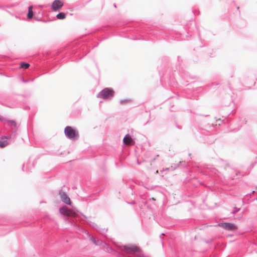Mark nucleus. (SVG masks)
Instances as JSON below:
<instances>
[{
    "instance_id": "20e7f679",
    "label": "nucleus",
    "mask_w": 257,
    "mask_h": 257,
    "mask_svg": "<svg viewBox=\"0 0 257 257\" xmlns=\"http://www.w3.org/2000/svg\"><path fill=\"white\" fill-rule=\"evenodd\" d=\"M60 213L63 215L70 217H75L76 213L73 210L68 209L67 207L64 206L59 209Z\"/></svg>"
},
{
    "instance_id": "f3484780",
    "label": "nucleus",
    "mask_w": 257,
    "mask_h": 257,
    "mask_svg": "<svg viewBox=\"0 0 257 257\" xmlns=\"http://www.w3.org/2000/svg\"><path fill=\"white\" fill-rule=\"evenodd\" d=\"M0 121H5V119L3 117L0 116Z\"/></svg>"
},
{
    "instance_id": "4468645a",
    "label": "nucleus",
    "mask_w": 257,
    "mask_h": 257,
    "mask_svg": "<svg viewBox=\"0 0 257 257\" xmlns=\"http://www.w3.org/2000/svg\"><path fill=\"white\" fill-rule=\"evenodd\" d=\"M29 66L30 65L29 63L23 62L21 63L20 67L22 68L27 69L29 68Z\"/></svg>"
},
{
    "instance_id": "f8f14e48",
    "label": "nucleus",
    "mask_w": 257,
    "mask_h": 257,
    "mask_svg": "<svg viewBox=\"0 0 257 257\" xmlns=\"http://www.w3.org/2000/svg\"><path fill=\"white\" fill-rule=\"evenodd\" d=\"M7 124L10 126H14L15 128L17 127V123L14 120H8Z\"/></svg>"
},
{
    "instance_id": "dca6fc26",
    "label": "nucleus",
    "mask_w": 257,
    "mask_h": 257,
    "mask_svg": "<svg viewBox=\"0 0 257 257\" xmlns=\"http://www.w3.org/2000/svg\"><path fill=\"white\" fill-rule=\"evenodd\" d=\"M239 209H240L239 208V209H236V210H235L233 211L232 212V213H233V214H235L236 212H238V211L239 210Z\"/></svg>"
},
{
    "instance_id": "7ed1b4c3",
    "label": "nucleus",
    "mask_w": 257,
    "mask_h": 257,
    "mask_svg": "<svg viewBox=\"0 0 257 257\" xmlns=\"http://www.w3.org/2000/svg\"><path fill=\"white\" fill-rule=\"evenodd\" d=\"M114 95V91L110 88H105L97 94L98 98L103 99H110Z\"/></svg>"
},
{
    "instance_id": "ddd939ff",
    "label": "nucleus",
    "mask_w": 257,
    "mask_h": 257,
    "mask_svg": "<svg viewBox=\"0 0 257 257\" xmlns=\"http://www.w3.org/2000/svg\"><path fill=\"white\" fill-rule=\"evenodd\" d=\"M66 15L65 14L62 12L59 13L56 16V17L58 19L62 20L65 18Z\"/></svg>"
},
{
    "instance_id": "6e6552de",
    "label": "nucleus",
    "mask_w": 257,
    "mask_h": 257,
    "mask_svg": "<svg viewBox=\"0 0 257 257\" xmlns=\"http://www.w3.org/2000/svg\"><path fill=\"white\" fill-rule=\"evenodd\" d=\"M219 225L227 230H232L236 228V226L231 223H222L219 224Z\"/></svg>"
},
{
    "instance_id": "9b49d317",
    "label": "nucleus",
    "mask_w": 257,
    "mask_h": 257,
    "mask_svg": "<svg viewBox=\"0 0 257 257\" xmlns=\"http://www.w3.org/2000/svg\"><path fill=\"white\" fill-rule=\"evenodd\" d=\"M33 17V12L32 10V6H29L28 8V13L27 14V17L29 19H31Z\"/></svg>"
},
{
    "instance_id": "f03ea898",
    "label": "nucleus",
    "mask_w": 257,
    "mask_h": 257,
    "mask_svg": "<svg viewBox=\"0 0 257 257\" xmlns=\"http://www.w3.org/2000/svg\"><path fill=\"white\" fill-rule=\"evenodd\" d=\"M64 133L66 137L71 140H76L79 138L78 131L70 126H67L65 128Z\"/></svg>"
},
{
    "instance_id": "1a4fd4ad",
    "label": "nucleus",
    "mask_w": 257,
    "mask_h": 257,
    "mask_svg": "<svg viewBox=\"0 0 257 257\" xmlns=\"http://www.w3.org/2000/svg\"><path fill=\"white\" fill-rule=\"evenodd\" d=\"M90 240L96 245L103 246L105 244L102 240L97 239L93 236H90Z\"/></svg>"
},
{
    "instance_id": "39448f33",
    "label": "nucleus",
    "mask_w": 257,
    "mask_h": 257,
    "mask_svg": "<svg viewBox=\"0 0 257 257\" xmlns=\"http://www.w3.org/2000/svg\"><path fill=\"white\" fill-rule=\"evenodd\" d=\"M16 135V132H14L13 134L9 136H5L0 139V148H4L8 144V140H11L14 138Z\"/></svg>"
},
{
    "instance_id": "2eb2a0df",
    "label": "nucleus",
    "mask_w": 257,
    "mask_h": 257,
    "mask_svg": "<svg viewBox=\"0 0 257 257\" xmlns=\"http://www.w3.org/2000/svg\"><path fill=\"white\" fill-rule=\"evenodd\" d=\"M127 101H128V100H127V99L121 100L120 101V103L122 104L123 102H127Z\"/></svg>"
},
{
    "instance_id": "6ab92c4d",
    "label": "nucleus",
    "mask_w": 257,
    "mask_h": 257,
    "mask_svg": "<svg viewBox=\"0 0 257 257\" xmlns=\"http://www.w3.org/2000/svg\"><path fill=\"white\" fill-rule=\"evenodd\" d=\"M128 257H131V256H128Z\"/></svg>"
},
{
    "instance_id": "423d86ee",
    "label": "nucleus",
    "mask_w": 257,
    "mask_h": 257,
    "mask_svg": "<svg viewBox=\"0 0 257 257\" xmlns=\"http://www.w3.org/2000/svg\"><path fill=\"white\" fill-rule=\"evenodd\" d=\"M59 195L61 200L65 204L71 205V202L68 195L63 191H60Z\"/></svg>"
},
{
    "instance_id": "a211bd4d",
    "label": "nucleus",
    "mask_w": 257,
    "mask_h": 257,
    "mask_svg": "<svg viewBox=\"0 0 257 257\" xmlns=\"http://www.w3.org/2000/svg\"><path fill=\"white\" fill-rule=\"evenodd\" d=\"M106 231H107V230H104V229H103L102 231H100V233H102H102H104V232H106Z\"/></svg>"
},
{
    "instance_id": "0eeeda50",
    "label": "nucleus",
    "mask_w": 257,
    "mask_h": 257,
    "mask_svg": "<svg viewBox=\"0 0 257 257\" xmlns=\"http://www.w3.org/2000/svg\"><path fill=\"white\" fill-rule=\"evenodd\" d=\"M63 6V3L60 0H55L52 4V8L54 11H57Z\"/></svg>"
},
{
    "instance_id": "9d476101",
    "label": "nucleus",
    "mask_w": 257,
    "mask_h": 257,
    "mask_svg": "<svg viewBox=\"0 0 257 257\" xmlns=\"http://www.w3.org/2000/svg\"><path fill=\"white\" fill-rule=\"evenodd\" d=\"M124 144L126 145H131L133 142L132 137L129 135H126L123 139Z\"/></svg>"
},
{
    "instance_id": "f257e3e1",
    "label": "nucleus",
    "mask_w": 257,
    "mask_h": 257,
    "mask_svg": "<svg viewBox=\"0 0 257 257\" xmlns=\"http://www.w3.org/2000/svg\"><path fill=\"white\" fill-rule=\"evenodd\" d=\"M119 248L125 253L132 254L137 257H143V254L141 250L134 245H120Z\"/></svg>"
}]
</instances>
